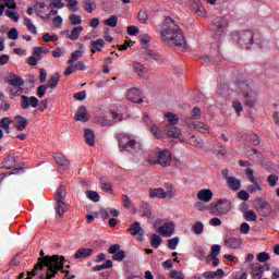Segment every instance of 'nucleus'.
<instances>
[{"label":"nucleus","instance_id":"69168bd1","mask_svg":"<svg viewBox=\"0 0 279 279\" xmlns=\"http://www.w3.org/2000/svg\"><path fill=\"white\" fill-rule=\"evenodd\" d=\"M137 19L140 23H147V21L149 20V16L147 15L146 11H140L137 14Z\"/></svg>","mask_w":279,"mask_h":279},{"label":"nucleus","instance_id":"4d7b16f0","mask_svg":"<svg viewBox=\"0 0 279 279\" xmlns=\"http://www.w3.org/2000/svg\"><path fill=\"white\" fill-rule=\"evenodd\" d=\"M70 25H82V16L77 14L70 15Z\"/></svg>","mask_w":279,"mask_h":279},{"label":"nucleus","instance_id":"aec40b11","mask_svg":"<svg viewBox=\"0 0 279 279\" xmlns=\"http://www.w3.org/2000/svg\"><path fill=\"white\" fill-rule=\"evenodd\" d=\"M191 5L197 16H206V9L202 5V0H191Z\"/></svg>","mask_w":279,"mask_h":279},{"label":"nucleus","instance_id":"37998d69","mask_svg":"<svg viewBox=\"0 0 279 279\" xmlns=\"http://www.w3.org/2000/svg\"><path fill=\"white\" fill-rule=\"evenodd\" d=\"M60 82V74L54 73L49 80H48V88H56Z\"/></svg>","mask_w":279,"mask_h":279},{"label":"nucleus","instance_id":"c9c22d12","mask_svg":"<svg viewBox=\"0 0 279 279\" xmlns=\"http://www.w3.org/2000/svg\"><path fill=\"white\" fill-rule=\"evenodd\" d=\"M150 133L153 136H155V138H165V132L156 124L150 125Z\"/></svg>","mask_w":279,"mask_h":279},{"label":"nucleus","instance_id":"72a5a7b5","mask_svg":"<svg viewBox=\"0 0 279 279\" xmlns=\"http://www.w3.org/2000/svg\"><path fill=\"white\" fill-rule=\"evenodd\" d=\"M165 195L166 199H173V197H175V187H173L172 183H166Z\"/></svg>","mask_w":279,"mask_h":279},{"label":"nucleus","instance_id":"e433bc0d","mask_svg":"<svg viewBox=\"0 0 279 279\" xmlns=\"http://www.w3.org/2000/svg\"><path fill=\"white\" fill-rule=\"evenodd\" d=\"M83 8L88 12V14H93V12L97 10V3L93 0H85L83 2Z\"/></svg>","mask_w":279,"mask_h":279},{"label":"nucleus","instance_id":"c756f323","mask_svg":"<svg viewBox=\"0 0 279 279\" xmlns=\"http://www.w3.org/2000/svg\"><path fill=\"white\" fill-rule=\"evenodd\" d=\"M106 41L104 39H97L90 43L92 46V53H97V51H102Z\"/></svg>","mask_w":279,"mask_h":279},{"label":"nucleus","instance_id":"13d9d810","mask_svg":"<svg viewBox=\"0 0 279 279\" xmlns=\"http://www.w3.org/2000/svg\"><path fill=\"white\" fill-rule=\"evenodd\" d=\"M48 88H49V85H41L37 87V97H39V99H43L45 95H47Z\"/></svg>","mask_w":279,"mask_h":279},{"label":"nucleus","instance_id":"39448f33","mask_svg":"<svg viewBox=\"0 0 279 279\" xmlns=\"http://www.w3.org/2000/svg\"><path fill=\"white\" fill-rule=\"evenodd\" d=\"M228 27H230V20L228 17L220 16L215 19L213 38L216 43V49H219V45H221L223 38H226Z\"/></svg>","mask_w":279,"mask_h":279},{"label":"nucleus","instance_id":"e2e57ef3","mask_svg":"<svg viewBox=\"0 0 279 279\" xmlns=\"http://www.w3.org/2000/svg\"><path fill=\"white\" fill-rule=\"evenodd\" d=\"M125 258V252L124 251H119L113 254L112 259L117 260L118 263H121Z\"/></svg>","mask_w":279,"mask_h":279},{"label":"nucleus","instance_id":"9b49d317","mask_svg":"<svg viewBox=\"0 0 279 279\" xmlns=\"http://www.w3.org/2000/svg\"><path fill=\"white\" fill-rule=\"evenodd\" d=\"M20 106L22 110H29V108H38V98L36 96H21Z\"/></svg>","mask_w":279,"mask_h":279},{"label":"nucleus","instance_id":"f257e3e1","mask_svg":"<svg viewBox=\"0 0 279 279\" xmlns=\"http://www.w3.org/2000/svg\"><path fill=\"white\" fill-rule=\"evenodd\" d=\"M161 40L167 45L175 46L178 51L184 53L189 46L182 28L171 17H166L160 27Z\"/></svg>","mask_w":279,"mask_h":279},{"label":"nucleus","instance_id":"393cba45","mask_svg":"<svg viewBox=\"0 0 279 279\" xmlns=\"http://www.w3.org/2000/svg\"><path fill=\"white\" fill-rule=\"evenodd\" d=\"M228 186L231 191H240L241 190V180L235 177L227 178Z\"/></svg>","mask_w":279,"mask_h":279},{"label":"nucleus","instance_id":"0e129e2a","mask_svg":"<svg viewBox=\"0 0 279 279\" xmlns=\"http://www.w3.org/2000/svg\"><path fill=\"white\" fill-rule=\"evenodd\" d=\"M11 95L13 97H20V95H23V86L11 87Z\"/></svg>","mask_w":279,"mask_h":279},{"label":"nucleus","instance_id":"b1692460","mask_svg":"<svg viewBox=\"0 0 279 279\" xmlns=\"http://www.w3.org/2000/svg\"><path fill=\"white\" fill-rule=\"evenodd\" d=\"M181 134L182 131L173 125L168 126L165 132V136H168L169 138H180Z\"/></svg>","mask_w":279,"mask_h":279},{"label":"nucleus","instance_id":"a19ab883","mask_svg":"<svg viewBox=\"0 0 279 279\" xmlns=\"http://www.w3.org/2000/svg\"><path fill=\"white\" fill-rule=\"evenodd\" d=\"M24 25L27 27L31 34H34V35L38 34V31L36 29V25H34V23L32 22V19L24 17Z\"/></svg>","mask_w":279,"mask_h":279},{"label":"nucleus","instance_id":"603ef678","mask_svg":"<svg viewBox=\"0 0 279 279\" xmlns=\"http://www.w3.org/2000/svg\"><path fill=\"white\" fill-rule=\"evenodd\" d=\"M192 230H193L194 234H203V232H204V223L202 221H196L193 225Z\"/></svg>","mask_w":279,"mask_h":279},{"label":"nucleus","instance_id":"ea45409f","mask_svg":"<svg viewBox=\"0 0 279 279\" xmlns=\"http://www.w3.org/2000/svg\"><path fill=\"white\" fill-rule=\"evenodd\" d=\"M82 56H84V50H75L74 52H72L71 59L68 61V64H75V62H77L78 59L82 58Z\"/></svg>","mask_w":279,"mask_h":279},{"label":"nucleus","instance_id":"20e7f679","mask_svg":"<svg viewBox=\"0 0 279 279\" xmlns=\"http://www.w3.org/2000/svg\"><path fill=\"white\" fill-rule=\"evenodd\" d=\"M118 142L120 151H135L136 154H143V144L136 142L134 135L128 133H120L118 135Z\"/></svg>","mask_w":279,"mask_h":279},{"label":"nucleus","instance_id":"052dcab7","mask_svg":"<svg viewBox=\"0 0 279 279\" xmlns=\"http://www.w3.org/2000/svg\"><path fill=\"white\" fill-rule=\"evenodd\" d=\"M77 5H80V1H77V0H69L68 1V8H69V10H71V12H77V10H78Z\"/></svg>","mask_w":279,"mask_h":279},{"label":"nucleus","instance_id":"f3484780","mask_svg":"<svg viewBox=\"0 0 279 279\" xmlns=\"http://www.w3.org/2000/svg\"><path fill=\"white\" fill-rule=\"evenodd\" d=\"M84 32L83 26H76L71 32L63 31L62 34L66 36L70 40H77L80 38V34Z\"/></svg>","mask_w":279,"mask_h":279},{"label":"nucleus","instance_id":"a18cd8bd","mask_svg":"<svg viewBox=\"0 0 279 279\" xmlns=\"http://www.w3.org/2000/svg\"><path fill=\"white\" fill-rule=\"evenodd\" d=\"M244 219L246 221H258V216H256V211L248 209L244 211Z\"/></svg>","mask_w":279,"mask_h":279},{"label":"nucleus","instance_id":"1a4fd4ad","mask_svg":"<svg viewBox=\"0 0 279 279\" xmlns=\"http://www.w3.org/2000/svg\"><path fill=\"white\" fill-rule=\"evenodd\" d=\"M245 175H246L248 182L252 183L251 185H248L246 187L248 193H260V191H263V185H260V183H258V178H256V175H254V169L246 168Z\"/></svg>","mask_w":279,"mask_h":279},{"label":"nucleus","instance_id":"f8f14e48","mask_svg":"<svg viewBox=\"0 0 279 279\" xmlns=\"http://www.w3.org/2000/svg\"><path fill=\"white\" fill-rule=\"evenodd\" d=\"M129 232L132 234V236L137 235V241H143L145 239V231L143 230V227H141V222L132 223Z\"/></svg>","mask_w":279,"mask_h":279},{"label":"nucleus","instance_id":"2f4dec72","mask_svg":"<svg viewBox=\"0 0 279 279\" xmlns=\"http://www.w3.org/2000/svg\"><path fill=\"white\" fill-rule=\"evenodd\" d=\"M192 126L194 128V130H196L197 132H201L202 134H208V132H210L208 124L204 122H194Z\"/></svg>","mask_w":279,"mask_h":279},{"label":"nucleus","instance_id":"8fccbe9b","mask_svg":"<svg viewBox=\"0 0 279 279\" xmlns=\"http://www.w3.org/2000/svg\"><path fill=\"white\" fill-rule=\"evenodd\" d=\"M232 107L235 113L238 114V117H241V113L243 112V102H241V100L239 99H234Z\"/></svg>","mask_w":279,"mask_h":279},{"label":"nucleus","instance_id":"4be33fe9","mask_svg":"<svg viewBox=\"0 0 279 279\" xmlns=\"http://www.w3.org/2000/svg\"><path fill=\"white\" fill-rule=\"evenodd\" d=\"M54 162L60 167V169H69V159L62 154H54Z\"/></svg>","mask_w":279,"mask_h":279},{"label":"nucleus","instance_id":"f03ea898","mask_svg":"<svg viewBox=\"0 0 279 279\" xmlns=\"http://www.w3.org/2000/svg\"><path fill=\"white\" fill-rule=\"evenodd\" d=\"M148 162L149 165H159L160 167H163V169L167 167H171V165L178 168L182 167V161L173 157L169 149H157V151L155 153V158L150 157L148 159Z\"/></svg>","mask_w":279,"mask_h":279},{"label":"nucleus","instance_id":"bb28decb","mask_svg":"<svg viewBox=\"0 0 279 279\" xmlns=\"http://www.w3.org/2000/svg\"><path fill=\"white\" fill-rule=\"evenodd\" d=\"M8 84H10L11 87L24 86L25 81H23L20 76H16V74H10Z\"/></svg>","mask_w":279,"mask_h":279},{"label":"nucleus","instance_id":"cd10ccee","mask_svg":"<svg viewBox=\"0 0 279 279\" xmlns=\"http://www.w3.org/2000/svg\"><path fill=\"white\" fill-rule=\"evenodd\" d=\"M265 274V266L260 265V264H255L252 267V271L251 275L254 278H263V275Z\"/></svg>","mask_w":279,"mask_h":279},{"label":"nucleus","instance_id":"2eb2a0df","mask_svg":"<svg viewBox=\"0 0 279 279\" xmlns=\"http://www.w3.org/2000/svg\"><path fill=\"white\" fill-rule=\"evenodd\" d=\"M132 66H133L134 73H136L138 77H142V80H145V77H147L148 70L145 66V64L138 61H133Z\"/></svg>","mask_w":279,"mask_h":279},{"label":"nucleus","instance_id":"f704fd0d","mask_svg":"<svg viewBox=\"0 0 279 279\" xmlns=\"http://www.w3.org/2000/svg\"><path fill=\"white\" fill-rule=\"evenodd\" d=\"M85 143L89 145V147H94L95 145V132L90 129L85 130Z\"/></svg>","mask_w":279,"mask_h":279},{"label":"nucleus","instance_id":"4468645a","mask_svg":"<svg viewBox=\"0 0 279 279\" xmlns=\"http://www.w3.org/2000/svg\"><path fill=\"white\" fill-rule=\"evenodd\" d=\"M126 99H129V101H133V104H142L143 98H141V89L136 87L129 89L126 93Z\"/></svg>","mask_w":279,"mask_h":279},{"label":"nucleus","instance_id":"3c124183","mask_svg":"<svg viewBox=\"0 0 279 279\" xmlns=\"http://www.w3.org/2000/svg\"><path fill=\"white\" fill-rule=\"evenodd\" d=\"M165 118L167 119L168 123H171V125H175L178 121H180V118H178V114L167 112L165 113Z\"/></svg>","mask_w":279,"mask_h":279},{"label":"nucleus","instance_id":"58836bf2","mask_svg":"<svg viewBox=\"0 0 279 279\" xmlns=\"http://www.w3.org/2000/svg\"><path fill=\"white\" fill-rule=\"evenodd\" d=\"M194 256L198 258V260H208V256H206V250H204L202 246L195 247Z\"/></svg>","mask_w":279,"mask_h":279},{"label":"nucleus","instance_id":"de8ad7c7","mask_svg":"<svg viewBox=\"0 0 279 279\" xmlns=\"http://www.w3.org/2000/svg\"><path fill=\"white\" fill-rule=\"evenodd\" d=\"M86 197H87V199H89L90 202H94V203H97L101 199V196H99V193H97L95 191H87Z\"/></svg>","mask_w":279,"mask_h":279},{"label":"nucleus","instance_id":"6e6552de","mask_svg":"<svg viewBox=\"0 0 279 279\" xmlns=\"http://www.w3.org/2000/svg\"><path fill=\"white\" fill-rule=\"evenodd\" d=\"M56 210L59 217H64V214L66 213L69 205L64 203V199L66 197V190L64 189V185H61L57 192H56Z\"/></svg>","mask_w":279,"mask_h":279},{"label":"nucleus","instance_id":"473e14b6","mask_svg":"<svg viewBox=\"0 0 279 279\" xmlns=\"http://www.w3.org/2000/svg\"><path fill=\"white\" fill-rule=\"evenodd\" d=\"M4 15L8 16L11 21H14L15 23H19V20L21 19V14L16 12V9H8L4 11Z\"/></svg>","mask_w":279,"mask_h":279},{"label":"nucleus","instance_id":"dca6fc26","mask_svg":"<svg viewBox=\"0 0 279 279\" xmlns=\"http://www.w3.org/2000/svg\"><path fill=\"white\" fill-rule=\"evenodd\" d=\"M181 141L183 143H189L193 147H204V142L202 141V137L195 136L191 133L187 135V137H182Z\"/></svg>","mask_w":279,"mask_h":279},{"label":"nucleus","instance_id":"5fc2aeb1","mask_svg":"<svg viewBox=\"0 0 279 279\" xmlns=\"http://www.w3.org/2000/svg\"><path fill=\"white\" fill-rule=\"evenodd\" d=\"M96 121L99 123V125H102V128H108L109 125H112V121L106 119V117H97Z\"/></svg>","mask_w":279,"mask_h":279},{"label":"nucleus","instance_id":"ddd939ff","mask_svg":"<svg viewBox=\"0 0 279 279\" xmlns=\"http://www.w3.org/2000/svg\"><path fill=\"white\" fill-rule=\"evenodd\" d=\"M243 245V240L241 238H226L225 239V247L229 250H239Z\"/></svg>","mask_w":279,"mask_h":279},{"label":"nucleus","instance_id":"c85d7f7f","mask_svg":"<svg viewBox=\"0 0 279 279\" xmlns=\"http://www.w3.org/2000/svg\"><path fill=\"white\" fill-rule=\"evenodd\" d=\"M149 197L151 198L157 197L158 199H167V196L165 194V189H161V187L150 190Z\"/></svg>","mask_w":279,"mask_h":279},{"label":"nucleus","instance_id":"a211bd4d","mask_svg":"<svg viewBox=\"0 0 279 279\" xmlns=\"http://www.w3.org/2000/svg\"><path fill=\"white\" fill-rule=\"evenodd\" d=\"M255 207L257 210H267V214H264V217H269V214L271 213V204H269V202L258 198L255 202Z\"/></svg>","mask_w":279,"mask_h":279},{"label":"nucleus","instance_id":"0eeeda50","mask_svg":"<svg viewBox=\"0 0 279 279\" xmlns=\"http://www.w3.org/2000/svg\"><path fill=\"white\" fill-rule=\"evenodd\" d=\"M231 38L233 40H238L239 45L245 47V49H252V45H254V31L244 29L236 34H231Z\"/></svg>","mask_w":279,"mask_h":279},{"label":"nucleus","instance_id":"338daca9","mask_svg":"<svg viewBox=\"0 0 279 279\" xmlns=\"http://www.w3.org/2000/svg\"><path fill=\"white\" fill-rule=\"evenodd\" d=\"M267 180H268V184L274 187V186H277L279 178L276 174H270L268 175Z\"/></svg>","mask_w":279,"mask_h":279},{"label":"nucleus","instance_id":"4c0bfd02","mask_svg":"<svg viewBox=\"0 0 279 279\" xmlns=\"http://www.w3.org/2000/svg\"><path fill=\"white\" fill-rule=\"evenodd\" d=\"M14 165H16V159L14 156H7L2 162V167L4 169H13Z\"/></svg>","mask_w":279,"mask_h":279},{"label":"nucleus","instance_id":"79ce46f5","mask_svg":"<svg viewBox=\"0 0 279 279\" xmlns=\"http://www.w3.org/2000/svg\"><path fill=\"white\" fill-rule=\"evenodd\" d=\"M218 254H221V245L214 244L211 246V254L207 255V263H210V258L217 257Z\"/></svg>","mask_w":279,"mask_h":279},{"label":"nucleus","instance_id":"7c9ffc66","mask_svg":"<svg viewBox=\"0 0 279 279\" xmlns=\"http://www.w3.org/2000/svg\"><path fill=\"white\" fill-rule=\"evenodd\" d=\"M10 125H12V119L10 117H4L0 119V129L10 134Z\"/></svg>","mask_w":279,"mask_h":279},{"label":"nucleus","instance_id":"5701e85b","mask_svg":"<svg viewBox=\"0 0 279 279\" xmlns=\"http://www.w3.org/2000/svg\"><path fill=\"white\" fill-rule=\"evenodd\" d=\"M74 119L76 121H82L83 123H86V121H88V110H86L84 106L78 107V110L74 116Z\"/></svg>","mask_w":279,"mask_h":279},{"label":"nucleus","instance_id":"680f3d73","mask_svg":"<svg viewBox=\"0 0 279 279\" xmlns=\"http://www.w3.org/2000/svg\"><path fill=\"white\" fill-rule=\"evenodd\" d=\"M170 278L173 279H184V272L182 270H171L169 274Z\"/></svg>","mask_w":279,"mask_h":279},{"label":"nucleus","instance_id":"c03bdc74","mask_svg":"<svg viewBox=\"0 0 279 279\" xmlns=\"http://www.w3.org/2000/svg\"><path fill=\"white\" fill-rule=\"evenodd\" d=\"M150 245L155 248L158 250L160 245H162V238L158 234H153L151 240H150Z\"/></svg>","mask_w":279,"mask_h":279},{"label":"nucleus","instance_id":"6ab92c4d","mask_svg":"<svg viewBox=\"0 0 279 279\" xmlns=\"http://www.w3.org/2000/svg\"><path fill=\"white\" fill-rule=\"evenodd\" d=\"M213 195H214L213 191L208 189H204L197 193V199H199V202H204L205 204H208L213 199Z\"/></svg>","mask_w":279,"mask_h":279},{"label":"nucleus","instance_id":"bf43d9fd","mask_svg":"<svg viewBox=\"0 0 279 279\" xmlns=\"http://www.w3.org/2000/svg\"><path fill=\"white\" fill-rule=\"evenodd\" d=\"M43 40H44V43H57L58 36L46 33L43 36Z\"/></svg>","mask_w":279,"mask_h":279},{"label":"nucleus","instance_id":"49530a36","mask_svg":"<svg viewBox=\"0 0 279 279\" xmlns=\"http://www.w3.org/2000/svg\"><path fill=\"white\" fill-rule=\"evenodd\" d=\"M105 25L108 27H117L119 25V17L117 15H111L107 20H105Z\"/></svg>","mask_w":279,"mask_h":279},{"label":"nucleus","instance_id":"774afa93","mask_svg":"<svg viewBox=\"0 0 279 279\" xmlns=\"http://www.w3.org/2000/svg\"><path fill=\"white\" fill-rule=\"evenodd\" d=\"M257 260L259 263H267V260H269V253L266 252H262L257 255Z\"/></svg>","mask_w":279,"mask_h":279},{"label":"nucleus","instance_id":"423d86ee","mask_svg":"<svg viewBox=\"0 0 279 279\" xmlns=\"http://www.w3.org/2000/svg\"><path fill=\"white\" fill-rule=\"evenodd\" d=\"M207 210L214 217H223V215H228L232 210V203L226 198H221L217 203H211L207 207Z\"/></svg>","mask_w":279,"mask_h":279},{"label":"nucleus","instance_id":"864d4df0","mask_svg":"<svg viewBox=\"0 0 279 279\" xmlns=\"http://www.w3.org/2000/svg\"><path fill=\"white\" fill-rule=\"evenodd\" d=\"M146 60L149 62L151 60H155L156 62H158V60H160V54H158L157 52L153 51V50H146Z\"/></svg>","mask_w":279,"mask_h":279},{"label":"nucleus","instance_id":"a878e982","mask_svg":"<svg viewBox=\"0 0 279 279\" xmlns=\"http://www.w3.org/2000/svg\"><path fill=\"white\" fill-rule=\"evenodd\" d=\"M93 255V248H78L74 254V259L77 260L80 258H88V256Z\"/></svg>","mask_w":279,"mask_h":279},{"label":"nucleus","instance_id":"09e8293b","mask_svg":"<svg viewBox=\"0 0 279 279\" xmlns=\"http://www.w3.org/2000/svg\"><path fill=\"white\" fill-rule=\"evenodd\" d=\"M190 119L192 121H197V120L202 119V109H199V107H194L192 109V113L190 116Z\"/></svg>","mask_w":279,"mask_h":279},{"label":"nucleus","instance_id":"412c9836","mask_svg":"<svg viewBox=\"0 0 279 279\" xmlns=\"http://www.w3.org/2000/svg\"><path fill=\"white\" fill-rule=\"evenodd\" d=\"M15 120V130H17V132H24V130L27 128V118L23 117V116H15L14 117Z\"/></svg>","mask_w":279,"mask_h":279},{"label":"nucleus","instance_id":"7ed1b4c3","mask_svg":"<svg viewBox=\"0 0 279 279\" xmlns=\"http://www.w3.org/2000/svg\"><path fill=\"white\" fill-rule=\"evenodd\" d=\"M238 95L244 97V104L247 108L254 109L258 106V93L254 90L247 83L241 82L235 85Z\"/></svg>","mask_w":279,"mask_h":279},{"label":"nucleus","instance_id":"6e6d98bb","mask_svg":"<svg viewBox=\"0 0 279 279\" xmlns=\"http://www.w3.org/2000/svg\"><path fill=\"white\" fill-rule=\"evenodd\" d=\"M179 244H180V238L179 236H174V238L168 240L169 250H177Z\"/></svg>","mask_w":279,"mask_h":279},{"label":"nucleus","instance_id":"9d476101","mask_svg":"<svg viewBox=\"0 0 279 279\" xmlns=\"http://www.w3.org/2000/svg\"><path fill=\"white\" fill-rule=\"evenodd\" d=\"M157 232L161 234V236L169 239V236H173V234H175V223L173 221H167L157 229Z\"/></svg>","mask_w":279,"mask_h":279}]
</instances>
